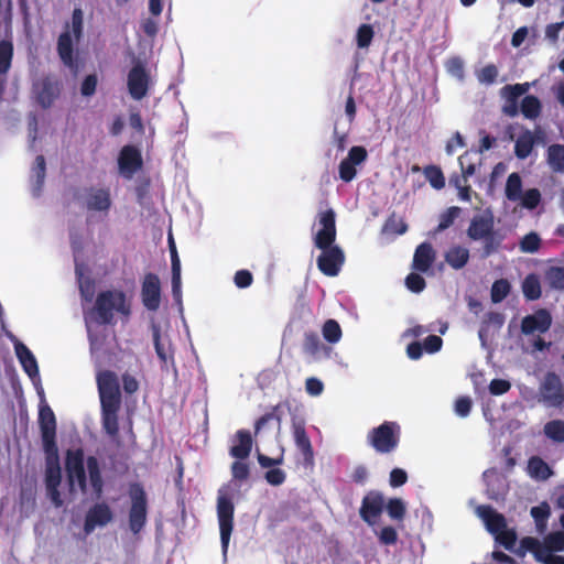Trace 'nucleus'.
Wrapping results in <instances>:
<instances>
[{
    "instance_id": "25",
    "label": "nucleus",
    "mask_w": 564,
    "mask_h": 564,
    "mask_svg": "<svg viewBox=\"0 0 564 564\" xmlns=\"http://www.w3.org/2000/svg\"><path fill=\"white\" fill-rule=\"evenodd\" d=\"M14 350L25 373L31 379L39 377L37 361L32 351L23 343L19 340L14 344Z\"/></svg>"
},
{
    "instance_id": "58",
    "label": "nucleus",
    "mask_w": 564,
    "mask_h": 564,
    "mask_svg": "<svg viewBox=\"0 0 564 564\" xmlns=\"http://www.w3.org/2000/svg\"><path fill=\"white\" fill-rule=\"evenodd\" d=\"M98 78L96 74L87 75L82 85L80 93L84 97H90L96 93Z\"/></svg>"
},
{
    "instance_id": "7",
    "label": "nucleus",
    "mask_w": 564,
    "mask_h": 564,
    "mask_svg": "<svg viewBox=\"0 0 564 564\" xmlns=\"http://www.w3.org/2000/svg\"><path fill=\"white\" fill-rule=\"evenodd\" d=\"M235 505L230 494V486L223 485L217 492V518L220 531L223 553L226 554L229 546L230 535L234 529Z\"/></svg>"
},
{
    "instance_id": "51",
    "label": "nucleus",
    "mask_w": 564,
    "mask_h": 564,
    "mask_svg": "<svg viewBox=\"0 0 564 564\" xmlns=\"http://www.w3.org/2000/svg\"><path fill=\"white\" fill-rule=\"evenodd\" d=\"M375 32L370 24H361L357 30V46L359 48L368 47L373 39Z\"/></svg>"
},
{
    "instance_id": "14",
    "label": "nucleus",
    "mask_w": 564,
    "mask_h": 564,
    "mask_svg": "<svg viewBox=\"0 0 564 564\" xmlns=\"http://www.w3.org/2000/svg\"><path fill=\"white\" fill-rule=\"evenodd\" d=\"M118 166L120 174L130 180L143 166L141 152L134 145H124L118 156Z\"/></svg>"
},
{
    "instance_id": "53",
    "label": "nucleus",
    "mask_w": 564,
    "mask_h": 564,
    "mask_svg": "<svg viewBox=\"0 0 564 564\" xmlns=\"http://www.w3.org/2000/svg\"><path fill=\"white\" fill-rule=\"evenodd\" d=\"M521 204L528 209H534L541 202V193L538 188H530L521 194Z\"/></svg>"
},
{
    "instance_id": "26",
    "label": "nucleus",
    "mask_w": 564,
    "mask_h": 564,
    "mask_svg": "<svg viewBox=\"0 0 564 564\" xmlns=\"http://www.w3.org/2000/svg\"><path fill=\"white\" fill-rule=\"evenodd\" d=\"M494 231V220L491 217L475 216L467 229V236L471 240H481Z\"/></svg>"
},
{
    "instance_id": "49",
    "label": "nucleus",
    "mask_w": 564,
    "mask_h": 564,
    "mask_svg": "<svg viewBox=\"0 0 564 564\" xmlns=\"http://www.w3.org/2000/svg\"><path fill=\"white\" fill-rule=\"evenodd\" d=\"M541 247V238L536 232L527 234L520 241V250L527 253H534Z\"/></svg>"
},
{
    "instance_id": "31",
    "label": "nucleus",
    "mask_w": 564,
    "mask_h": 564,
    "mask_svg": "<svg viewBox=\"0 0 564 564\" xmlns=\"http://www.w3.org/2000/svg\"><path fill=\"white\" fill-rule=\"evenodd\" d=\"M539 549L542 550V552L555 553L564 551V532H551L545 535L542 541L539 540Z\"/></svg>"
},
{
    "instance_id": "27",
    "label": "nucleus",
    "mask_w": 564,
    "mask_h": 564,
    "mask_svg": "<svg viewBox=\"0 0 564 564\" xmlns=\"http://www.w3.org/2000/svg\"><path fill=\"white\" fill-rule=\"evenodd\" d=\"M444 258L451 268L459 270L468 263L469 250L462 246H453L446 251Z\"/></svg>"
},
{
    "instance_id": "20",
    "label": "nucleus",
    "mask_w": 564,
    "mask_h": 564,
    "mask_svg": "<svg viewBox=\"0 0 564 564\" xmlns=\"http://www.w3.org/2000/svg\"><path fill=\"white\" fill-rule=\"evenodd\" d=\"M476 514L484 521L487 531L495 535L507 527V520L502 513L496 511L489 505H480L476 508Z\"/></svg>"
},
{
    "instance_id": "1",
    "label": "nucleus",
    "mask_w": 564,
    "mask_h": 564,
    "mask_svg": "<svg viewBox=\"0 0 564 564\" xmlns=\"http://www.w3.org/2000/svg\"><path fill=\"white\" fill-rule=\"evenodd\" d=\"M321 229L314 237V245L322 252L317 257L318 270L326 276H337L345 263L343 249L334 245L336 240V214L329 208L318 214Z\"/></svg>"
},
{
    "instance_id": "54",
    "label": "nucleus",
    "mask_w": 564,
    "mask_h": 564,
    "mask_svg": "<svg viewBox=\"0 0 564 564\" xmlns=\"http://www.w3.org/2000/svg\"><path fill=\"white\" fill-rule=\"evenodd\" d=\"M481 240H484L482 257L485 258L495 253L501 245V238L495 231Z\"/></svg>"
},
{
    "instance_id": "22",
    "label": "nucleus",
    "mask_w": 564,
    "mask_h": 564,
    "mask_svg": "<svg viewBox=\"0 0 564 564\" xmlns=\"http://www.w3.org/2000/svg\"><path fill=\"white\" fill-rule=\"evenodd\" d=\"M85 206L93 212H108L111 206L108 189L89 187L86 191Z\"/></svg>"
},
{
    "instance_id": "48",
    "label": "nucleus",
    "mask_w": 564,
    "mask_h": 564,
    "mask_svg": "<svg viewBox=\"0 0 564 564\" xmlns=\"http://www.w3.org/2000/svg\"><path fill=\"white\" fill-rule=\"evenodd\" d=\"M387 512L389 517L397 521H402L405 517L406 509L405 505L400 498H391L387 506Z\"/></svg>"
},
{
    "instance_id": "3",
    "label": "nucleus",
    "mask_w": 564,
    "mask_h": 564,
    "mask_svg": "<svg viewBox=\"0 0 564 564\" xmlns=\"http://www.w3.org/2000/svg\"><path fill=\"white\" fill-rule=\"evenodd\" d=\"M96 380L101 404L102 429L113 441L119 442L118 412L121 394L118 377L111 370H104L97 375Z\"/></svg>"
},
{
    "instance_id": "8",
    "label": "nucleus",
    "mask_w": 564,
    "mask_h": 564,
    "mask_svg": "<svg viewBox=\"0 0 564 564\" xmlns=\"http://www.w3.org/2000/svg\"><path fill=\"white\" fill-rule=\"evenodd\" d=\"M400 435L401 427L397 422L384 421L369 431L367 441L377 453L389 454L398 447Z\"/></svg>"
},
{
    "instance_id": "30",
    "label": "nucleus",
    "mask_w": 564,
    "mask_h": 564,
    "mask_svg": "<svg viewBox=\"0 0 564 564\" xmlns=\"http://www.w3.org/2000/svg\"><path fill=\"white\" fill-rule=\"evenodd\" d=\"M546 161L555 173H564V144H551L546 150Z\"/></svg>"
},
{
    "instance_id": "42",
    "label": "nucleus",
    "mask_w": 564,
    "mask_h": 564,
    "mask_svg": "<svg viewBox=\"0 0 564 564\" xmlns=\"http://www.w3.org/2000/svg\"><path fill=\"white\" fill-rule=\"evenodd\" d=\"M495 541L502 545L506 550L510 551V552H513L516 554V551L518 549H514L516 546V543H517V532L514 529H508L506 527V529H502L501 531H499V533H496L495 535Z\"/></svg>"
},
{
    "instance_id": "28",
    "label": "nucleus",
    "mask_w": 564,
    "mask_h": 564,
    "mask_svg": "<svg viewBox=\"0 0 564 564\" xmlns=\"http://www.w3.org/2000/svg\"><path fill=\"white\" fill-rule=\"evenodd\" d=\"M152 337L155 352L163 365H166L171 359L173 360L171 344L169 340H163L161 336V329L159 326H152Z\"/></svg>"
},
{
    "instance_id": "17",
    "label": "nucleus",
    "mask_w": 564,
    "mask_h": 564,
    "mask_svg": "<svg viewBox=\"0 0 564 564\" xmlns=\"http://www.w3.org/2000/svg\"><path fill=\"white\" fill-rule=\"evenodd\" d=\"M552 325V315L546 308H539L533 314L527 315L521 321V332L524 335L535 333L544 334Z\"/></svg>"
},
{
    "instance_id": "41",
    "label": "nucleus",
    "mask_w": 564,
    "mask_h": 564,
    "mask_svg": "<svg viewBox=\"0 0 564 564\" xmlns=\"http://www.w3.org/2000/svg\"><path fill=\"white\" fill-rule=\"evenodd\" d=\"M543 432L545 436L553 442L564 443V421L563 420H552L547 422Z\"/></svg>"
},
{
    "instance_id": "62",
    "label": "nucleus",
    "mask_w": 564,
    "mask_h": 564,
    "mask_svg": "<svg viewBox=\"0 0 564 564\" xmlns=\"http://www.w3.org/2000/svg\"><path fill=\"white\" fill-rule=\"evenodd\" d=\"M473 401L469 397H459L455 401V412L460 417H466L471 410Z\"/></svg>"
},
{
    "instance_id": "10",
    "label": "nucleus",
    "mask_w": 564,
    "mask_h": 564,
    "mask_svg": "<svg viewBox=\"0 0 564 564\" xmlns=\"http://www.w3.org/2000/svg\"><path fill=\"white\" fill-rule=\"evenodd\" d=\"M62 85L59 80L52 75H46L32 85V93L36 102L43 108L48 109L53 106L54 101L59 97Z\"/></svg>"
},
{
    "instance_id": "15",
    "label": "nucleus",
    "mask_w": 564,
    "mask_h": 564,
    "mask_svg": "<svg viewBox=\"0 0 564 564\" xmlns=\"http://www.w3.org/2000/svg\"><path fill=\"white\" fill-rule=\"evenodd\" d=\"M141 299L144 307L149 311H158L161 304V282L155 273L149 272L144 275L141 284Z\"/></svg>"
},
{
    "instance_id": "29",
    "label": "nucleus",
    "mask_w": 564,
    "mask_h": 564,
    "mask_svg": "<svg viewBox=\"0 0 564 564\" xmlns=\"http://www.w3.org/2000/svg\"><path fill=\"white\" fill-rule=\"evenodd\" d=\"M534 143H535V138H534V134L530 130H525L524 132H522L516 140V144H514L516 156L520 160L527 159L531 154Z\"/></svg>"
},
{
    "instance_id": "45",
    "label": "nucleus",
    "mask_w": 564,
    "mask_h": 564,
    "mask_svg": "<svg viewBox=\"0 0 564 564\" xmlns=\"http://www.w3.org/2000/svg\"><path fill=\"white\" fill-rule=\"evenodd\" d=\"M322 334L326 341L329 344H336L341 338V328L337 321L335 319H327L323 327H322Z\"/></svg>"
},
{
    "instance_id": "9",
    "label": "nucleus",
    "mask_w": 564,
    "mask_h": 564,
    "mask_svg": "<svg viewBox=\"0 0 564 564\" xmlns=\"http://www.w3.org/2000/svg\"><path fill=\"white\" fill-rule=\"evenodd\" d=\"M150 86L151 76L147 65L141 61H137L127 76L129 95L134 100H141L148 95Z\"/></svg>"
},
{
    "instance_id": "50",
    "label": "nucleus",
    "mask_w": 564,
    "mask_h": 564,
    "mask_svg": "<svg viewBox=\"0 0 564 564\" xmlns=\"http://www.w3.org/2000/svg\"><path fill=\"white\" fill-rule=\"evenodd\" d=\"M281 406H282L281 404L273 406L272 411L263 414L256 421V424H254L256 434H258L260 432V430L263 429L264 425L268 424L270 421H275L278 423V425L281 424V420H282L281 413H280Z\"/></svg>"
},
{
    "instance_id": "5",
    "label": "nucleus",
    "mask_w": 564,
    "mask_h": 564,
    "mask_svg": "<svg viewBox=\"0 0 564 564\" xmlns=\"http://www.w3.org/2000/svg\"><path fill=\"white\" fill-rule=\"evenodd\" d=\"M115 312L127 318L130 316L131 306L127 301L126 293L120 290H107L98 293L90 311L93 319L98 325L113 324Z\"/></svg>"
},
{
    "instance_id": "12",
    "label": "nucleus",
    "mask_w": 564,
    "mask_h": 564,
    "mask_svg": "<svg viewBox=\"0 0 564 564\" xmlns=\"http://www.w3.org/2000/svg\"><path fill=\"white\" fill-rule=\"evenodd\" d=\"M539 539L533 536H524L520 540L516 555L523 557L527 552H530L534 560L542 564H564V556L556 555L554 552H542L539 549Z\"/></svg>"
},
{
    "instance_id": "43",
    "label": "nucleus",
    "mask_w": 564,
    "mask_h": 564,
    "mask_svg": "<svg viewBox=\"0 0 564 564\" xmlns=\"http://www.w3.org/2000/svg\"><path fill=\"white\" fill-rule=\"evenodd\" d=\"M550 514V506L546 502H542L539 506L531 508V516L534 519L535 525L540 532H543L546 529Z\"/></svg>"
},
{
    "instance_id": "21",
    "label": "nucleus",
    "mask_w": 564,
    "mask_h": 564,
    "mask_svg": "<svg viewBox=\"0 0 564 564\" xmlns=\"http://www.w3.org/2000/svg\"><path fill=\"white\" fill-rule=\"evenodd\" d=\"M43 451L45 454V486H59L62 481V470L59 466L58 448Z\"/></svg>"
},
{
    "instance_id": "46",
    "label": "nucleus",
    "mask_w": 564,
    "mask_h": 564,
    "mask_svg": "<svg viewBox=\"0 0 564 564\" xmlns=\"http://www.w3.org/2000/svg\"><path fill=\"white\" fill-rule=\"evenodd\" d=\"M510 290H511V285L508 280H506V279L496 280L491 286V293H490L491 301L494 303H500L508 296V294L510 293Z\"/></svg>"
},
{
    "instance_id": "11",
    "label": "nucleus",
    "mask_w": 564,
    "mask_h": 564,
    "mask_svg": "<svg viewBox=\"0 0 564 564\" xmlns=\"http://www.w3.org/2000/svg\"><path fill=\"white\" fill-rule=\"evenodd\" d=\"M39 426L43 449L58 448L56 443V417L51 406L43 399L39 408Z\"/></svg>"
},
{
    "instance_id": "13",
    "label": "nucleus",
    "mask_w": 564,
    "mask_h": 564,
    "mask_svg": "<svg viewBox=\"0 0 564 564\" xmlns=\"http://www.w3.org/2000/svg\"><path fill=\"white\" fill-rule=\"evenodd\" d=\"M543 402L549 406L558 408L564 402V388L560 376L547 372L540 387Z\"/></svg>"
},
{
    "instance_id": "44",
    "label": "nucleus",
    "mask_w": 564,
    "mask_h": 564,
    "mask_svg": "<svg viewBox=\"0 0 564 564\" xmlns=\"http://www.w3.org/2000/svg\"><path fill=\"white\" fill-rule=\"evenodd\" d=\"M530 88L528 83L506 85L500 89V95L506 101H516L520 96L524 95Z\"/></svg>"
},
{
    "instance_id": "63",
    "label": "nucleus",
    "mask_w": 564,
    "mask_h": 564,
    "mask_svg": "<svg viewBox=\"0 0 564 564\" xmlns=\"http://www.w3.org/2000/svg\"><path fill=\"white\" fill-rule=\"evenodd\" d=\"M511 388V383L505 379H492L489 383V392L492 395H501L507 393Z\"/></svg>"
},
{
    "instance_id": "39",
    "label": "nucleus",
    "mask_w": 564,
    "mask_h": 564,
    "mask_svg": "<svg viewBox=\"0 0 564 564\" xmlns=\"http://www.w3.org/2000/svg\"><path fill=\"white\" fill-rule=\"evenodd\" d=\"M323 347L319 336L315 332H305L303 336L302 349L304 354L316 356Z\"/></svg>"
},
{
    "instance_id": "18",
    "label": "nucleus",
    "mask_w": 564,
    "mask_h": 564,
    "mask_svg": "<svg viewBox=\"0 0 564 564\" xmlns=\"http://www.w3.org/2000/svg\"><path fill=\"white\" fill-rule=\"evenodd\" d=\"M113 518L110 507L106 502H97L86 513L84 531L91 533L96 527H105Z\"/></svg>"
},
{
    "instance_id": "6",
    "label": "nucleus",
    "mask_w": 564,
    "mask_h": 564,
    "mask_svg": "<svg viewBox=\"0 0 564 564\" xmlns=\"http://www.w3.org/2000/svg\"><path fill=\"white\" fill-rule=\"evenodd\" d=\"M130 507L128 510V524L133 534H139L148 521V495L142 484L131 482L128 487Z\"/></svg>"
},
{
    "instance_id": "4",
    "label": "nucleus",
    "mask_w": 564,
    "mask_h": 564,
    "mask_svg": "<svg viewBox=\"0 0 564 564\" xmlns=\"http://www.w3.org/2000/svg\"><path fill=\"white\" fill-rule=\"evenodd\" d=\"M84 32V13L80 8H75L72 13L70 23H66L65 31H63L57 39V54L70 73L76 76L79 73L78 54L74 50V44L79 43Z\"/></svg>"
},
{
    "instance_id": "16",
    "label": "nucleus",
    "mask_w": 564,
    "mask_h": 564,
    "mask_svg": "<svg viewBox=\"0 0 564 564\" xmlns=\"http://www.w3.org/2000/svg\"><path fill=\"white\" fill-rule=\"evenodd\" d=\"M384 508L383 496L378 491L368 492L361 501L360 518L369 525H375Z\"/></svg>"
},
{
    "instance_id": "40",
    "label": "nucleus",
    "mask_w": 564,
    "mask_h": 564,
    "mask_svg": "<svg viewBox=\"0 0 564 564\" xmlns=\"http://www.w3.org/2000/svg\"><path fill=\"white\" fill-rule=\"evenodd\" d=\"M423 173L433 188L442 189L445 187V177L440 166L427 165L423 169Z\"/></svg>"
},
{
    "instance_id": "61",
    "label": "nucleus",
    "mask_w": 564,
    "mask_h": 564,
    "mask_svg": "<svg viewBox=\"0 0 564 564\" xmlns=\"http://www.w3.org/2000/svg\"><path fill=\"white\" fill-rule=\"evenodd\" d=\"M234 282L239 289L249 288L253 282L252 273L249 270H239L235 273Z\"/></svg>"
},
{
    "instance_id": "19",
    "label": "nucleus",
    "mask_w": 564,
    "mask_h": 564,
    "mask_svg": "<svg viewBox=\"0 0 564 564\" xmlns=\"http://www.w3.org/2000/svg\"><path fill=\"white\" fill-rule=\"evenodd\" d=\"M293 437L297 449L302 453L305 465L313 466L314 451L303 421H293Z\"/></svg>"
},
{
    "instance_id": "2",
    "label": "nucleus",
    "mask_w": 564,
    "mask_h": 564,
    "mask_svg": "<svg viewBox=\"0 0 564 564\" xmlns=\"http://www.w3.org/2000/svg\"><path fill=\"white\" fill-rule=\"evenodd\" d=\"M65 471L70 491L87 492V478L93 492L100 498L104 492L101 466L96 456L85 459L83 448L67 449L65 455Z\"/></svg>"
},
{
    "instance_id": "47",
    "label": "nucleus",
    "mask_w": 564,
    "mask_h": 564,
    "mask_svg": "<svg viewBox=\"0 0 564 564\" xmlns=\"http://www.w3.org/2000/svg\"><path fill=\"white\" fill-rule=\"evenodd\" d=\"M408 230L406 223L394 213L388 217L383 225V231L393 235H403Z\"/></svg>"
},
{
    "instance_id": "32",
    "label": "nucleus",
    "mask_w": 564,
    "mask_h": 564,
    "mask_svg": "<svg viewBox=\"0 0 564 564\" xmlns=\"http://www.w3.org/2000/svg\"><path fill=\"white\" fill-rule=\"evenodd\" d=\"M522 292L528 301H535L541 297V283L535 273H530L524 278L522 282Z\"/></svg>"
},
{
    "instance_id": "64",
    "label": "nucleus",
    "mask_w": 564,
    "mask_h": 564,
    "mask_svg": "<svg viewBox=\"0 0 564 564\" xmlns=\"http://www.w3.org/2000/svg\"><path fill=\"white\" fill-rule=\"evenodd\" d=\"M264 478L268 484L272 486H280L285 481L286 475L280 468H272L264 474Z\"/></svg>"
},
{
    "instance_id": "55",
    "label": "nucleus",
    "mask_w": 564,
    "mask_h": 564,
    "mask_svg": "<svg viewBox=\"0 0 564 564\" xmlns=\"http://www.w3.org/2000/svg\"><path fill=\"white\" fill-rule=\"evenodd\" d=\"M339 178L346 183L351 182L357 174L356 165L344 159L338 166Z\"/></svg>"
},
{
    "instance_id": "38",
    "label": "nucleus",
    "mask_w": 564,
    "mask_h": 564,
    "mask_svg": "<svg viewBox=\"0 0 564 564\" xmlns=\"http://www.w3.org/2000/svg\"><path fill=\"white\" fill-rule=\"evenodd\" d=\"M545 280L553 290L564 291V267H550L545 270Z\"/></svg>"
},
{
    "instance_id": "33",
    "label": "nucleus",
    "mask_w": 564,
    "mask_h": 564,
    "mask_svg": "<svg viewBox=\"0 0 564 564\" xmlns=\"http://www.w3.org/2000/svg\"><path fill=\"white\" fill-rule=\"evenodd\" d=\"M528 469L532 477L541 480H546L552 475L549 465L539 456L529 459Z\"/></svg>"
},
{
    "instance_id": "36",
    "label": "nucleus",
    "mask_w": 564,
    "mask_h": 564,
    "mask_svg": "<svg viewBox=\"0 0 564 564\" xmlns=\"http://www.w3.org/2000/svg\"><path fill=\"white\" fill-rule=\"evenodd\" d=\"M13 58V43L9 40L0 41V76L7 75Z\"/></svg>"
},
{
    "instance_id": "60",
    "label": "nucleus",
    "mask_w": 564,
    "mask_h": 564,
    "mask_svg": "<svg viewBox=\"0 0 564 564\" xmlns=\"http://www.w3.org/2000/svg\"><path fill=\"white\" fill-rule=\"evenodd\" d=\"M367 155H368L367 150L364 147L355 145V147L350 148L346 159L349 162H351L352 164L359 165L366 161Z\"/></svg>"
},
{
    "instance_id": "35",
    "label": "nucleus",
    "mask_w": 564,
    "mask_h": 564,
    "mask_svg": "<svg viewBox=\"0 0 564 564\" xmlns=\"http://www.w3.org/2000/svg\"><path fill=\"white\" fill-rule=\"evenodd\" d=\"M460 214L462 208L458 206H452L444 210L438 217L440 221L437 227L434 229L433 235L440 234L449 228L455 223V220L460 216Z\"/></svg>"
},
{
    "instance_id": "52",
    "label": "nucleus",
    "mask_w": 564,
    "mask_h": 564,
    "mask_svg": "<svg viewBox=\"0 0 564 564\" xmlns=\"http://www.w3.org/2000/svg\"><path fill=\"white\" fill-rule=\"evenodd\" d=\"M498 74L499 73L497 66L494 64H488L478 72L477 79L481 84L492 85L496 83Z\"/></svg>"
},
{
    "instance_id": "59",
    "label": "nucleus",
    "mask_w": 564,
    "mask_h": 564,
    "mask_svg": "<svg viewBox=\"0 0 564 564\" xmlns=\"http://www.w3.org/2000/svg\"><path fill=\"white\" fill-rule=\"evenodd\" d=\"M379 541L384 545H394L398 542V532L391 527L387 525L380 530Z\"/></svg>"
},
{
    "instance_id": "37",
    "label": "nucleus",
    "mask_w": 564,
    "mask_h": 564,
    "mask_svg": "<svg viewBox=\"0 0 564 564\" xmlns=\"http://www.w3.org/2000/svg\"><path fill=\"white\" fill-rule=\"evenodd\" d=\"M506 197L511 200L516 202L520 199L521 192H522V180L518 173H511L506 183Z\"/></svg>"
},
{
    "instance_id": "34",
    "label": "nucleus",
    "mask_w": 564,
    "mask_h": 564,
    "mask_svg": "<svg viewBox=\"0 0 564 564\" xmlns=\"http://www.w3.org/2000/svg\"><path fill=\"white\" fill-rule=\"evenodd\" d=\"M541 109L542 105L536 96L527 95L521 101V112L527 119H536L541 113Z\"/></svg>"
},
{
    "instance_id": "23",
    "label": "nucleus",
    "mask_w": 564,
    "mask_h": 564,
    "mask_svg": "<svg viewBox=\"0 0 564 564\" xmlns=\"http://www.w3.org/2000/svg\"><path fill=\"white\" fill-rule=\"evenodd\" d=\"M235 441L237 444L230 447V456L240 460L248 458L253 444L251 433L248 430H238L235 434Z\"/></svg>"
},
{
    "instance_id": "57",
    "label": "nucleus",
    "mask_w": 564,
    "mask_h": 564,
    "mask_svg": "<svg viewBox=\"0 0 564 564\" xmlns=\"http://www.w3.org/2000/svg\"><path fill=\"white\" fill-rule=\"evenodd\" d=\"M405 285L410 291L420 293L425 289L426 283L422 275L412 272L405 278Z\"/></svg>"
},
{
    "instance_id": "56",
    "label": "nucleus",
    "mask_w": 564,
    "mask_h": 564,
    "mask_svg": "<svg viewBox=\"0 0 564 564\" xmlns=\"http://www.w3.org/2000/svg\"><path fill=\"white\" fill-rule=\"evenodd\" d=\"M231 475L235 480L246 481L250 476L249 465L237 459L231 464Z\"/></svg>"
},
{
    "instance_id": "24",
    "label": "nucleus",
    "mask_w": 564,
    "mask_h": 564,
    "mask_svg": "<svg viewBox=\"0 0 564 564\" xmlns=\"http://www.w3.org/2000/svg\"><path fill=\"white\" fill-rule=\"evenodd\" d=\"M435 251L431 243L422 242L415 249L413 256V268L419 272H426L435 261Z\"/></svg>"
}]
</instances>
